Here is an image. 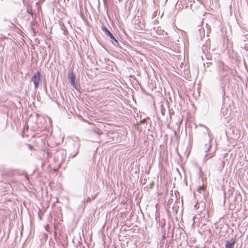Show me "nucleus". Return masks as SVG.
Here are the masks:
<instances>
[{
    "label": "nucleus",
    "mask_w": 248,
    "mask_h": 248,
    "mask_svg": "<svg viewBox=\"0 0 248 248\" xmlns=\"http://www.w3.org/2000/svg\"><path fill=\"white\" fill-rule=\"evenodd\" d=\"M205 188V186H200L198 188V191L200 192L201 190H204Z\"/></svg>",
    "instance_id": "9d476101"
},
{
    "label": "nucleus",
    "mask_w": 248,
    "mask_h": 248,
    "mask_svg": "<svg viewBox=\"0 0 248 248\" xmlns=\"http://www.w3.org/2000/svg\"><path fill=\"white\" fill-rule=\"evenodd\" d=\"M164 113H165V109H161V113L163 115H164Z\"/></svg>",
    "instance_id": "4468645a"
},
{
    "label": "nucleus",
    "mask_w": 248,
    "mask_h": 248,
    "mask_svg": "<svg viewBox=\"0 0 248 248\" xmlns=\"http://www.w3.org/2000/svg\"><path fill=\"white\" fill-rule=\"evenodd\" d=\"M104 1L105 2V0H104Z\"/></svg>",
    "instance_id": "f3484780"
},
{
    "label": "nucleus",
    "mask_w": 248,
    "mask_h": 248,
    "mask_svg": "<svg viewBox=\"0 0 248 248\" xmlns=\"http://www.w3.org/2000/svg\"><path fill=\"white\" fill-rule=\"evenodd\" d=\"M215 155V152H214L213 153H206V154L205 155L203 158V163H206V162L207 161V160L209 158L214 156Z\"/></svg>",
    "instance_id": "0eeeda50"
},
{
    "label": "nucleus",
    "mask_w": 248,
    "mask_h": 248,
    "mask_svg": "<svg viewBox=\"0 0 248 248\" xmlns=\"http://www.w3.org/2000/svg\"><path fill=\"white\" fill-rule=\"evenodd\" d=\"M155 219L156 222H158L160 221L159 213L157 211V210L156 211L155 214Z\"/></svg>",
    "instance_id": "1a4fd4ad"
},
{
    "label": "nucleus",
    "mask_w": 248,
    "mask_h": 248,
    "mask_svg": "<svg viewBox=\"0 0 248 248\" xmlns=\"http://www.w3.org/2000/svg\"><path fill=\"white\" fill-rule=\"evenodd\" d=\"M68 79L70 80V82L71 85L75 88H77L78 84L75 82V76L72 71H71L69 73L68 75Z\"/></svg>",
    "instance_id": "39448f33"
},
{
    "label": "nucleus",
    "mask_w": 248,
    "mask_h": 248,
    "mask_svg": "<svg viewBox=\"0 0 248 248\" xmlns=\"http://www.w3.org/2000/svg\"><path fill=\"white\" fill-rule=\"evenodd\" d=\"M236 236L235 235L234 238H232L230 240L226 241L225 244V248H234L235 244L236 243Z\"/></svg>",
    "instance_id": "423d86ee"
},
{
    "label": "nucleus",
    "mask_w": 248,
    "mask_h": 248,
    "mask_svg": "<svg viewBox=\"0 0 248 248\" xmlns=\"http://www.w3.org/2000/svg\"><path fill=\"white\" fill-rule=\"evenodd\" d=\"M91 201V198L90 197L88 198L86 200H84V202H89Z\"/></svg>",
    "instance_id": "9b49d317"
},
{
    "label": "nucleus",
    "mask_w": 248,
    "mask_h": 248,
    "mask_svg": "<svg viewBox=\"0 0 248 248\" xmlns=\"http://www.w3.org/2000/svg\"><path fill=\"white\" fill-rule=\"evenodd\" d=\"M146 122V119H143V120H141L140 121V123L141 124H143V123H145Z\"/></svg>",
    "instance_id": "f8f14e48"
},
{
    "label": "nucleus",
    "mask_w": 248,
    "mask_h": 248,
    "mask_svg": "<svg viewBox=\"0 0 248 248\" xmlns=\"http://www.w3.org/2000/svg\"><path fill=\"white\" fill-rule=\"evenodd\" d=\"M80 144L78 141H74L68 148L69 158H73L79 153Z\"/></svg>",
    "instance_id": "f257e3e1"
},
{
    "label": "nucleus",
    "mask_w": 248,
    "mask_h": 248,
    "mask_svg": "<svg viewBox=\"0 0 248 248\" xmlns=\"http://www.w3.org/2000/svg\"><path fill=\"white\" fill-rule=\"evenodd\" d=\"M206 64H207V66L208 67V66H209V64H211V63L210 62H209V63L207 62V63H206Z\"/></svg>",
    "instance_id": "2eb2a0df"
},
{
    "label": "nucleus",
    "mask_w": 248,
    "mask_h": 248,
    "mask_svg": "<svg viewBox=\"0 0 248 248\" xmlns=\"http://www.w3.org/2000/svg\"><path fill=\"white\" fill-rule=\"evenodd\" d=\"M222 94L223 96L225 95V92L224 88H223L222 90Z\"/></svg>",
    "instance_id": "ddd939ff"
},
{
    "label": "nucleus",
    "mask_w": 248,
    "mask_h": 248,
    "mask_svg": "<svg viewBox=\"0 0 248 248\" xmlns=\"http://www.w3.org/2000/svg\"><path fill=\"white\" fill-rule=\"evenodd\" d=\"M95 196H94L93 197L92 196V199H95Z\"/></svg>",
    "instance_id": "dca6fc26"
},
{
    "label": "nucleus",
    "mask_w": 248,
    "mask_h": 248,
    "mask_svg": "<svg viewBox=\"0 0 248 248\" xmlns=\"http://www.w3.org/2000/svg\"><path fill=\"white\" fill-rule=\"evenodd\" d=\"M102 30L104 32L105 35L108 36L110 38L112 39V43L115 46H117L119 45V42L118 40L116 39L115 37L113 35V34L110 32V31L108 30V29L104 26H102Z\"/></svg>",
    "instance_id": "7ed1b4c3"
},
{
    "label": "nucleus",
    "mask_w": 248,
    "mask_h": 248,
    "mask_svg": "<svg viewBox=\"0 0 248 248\" xmlns=\"http://www.w3.org/2000/svg\"><path fill=\"white\" fill-rule=\"evenodd\" d=\"M219 74L223 78L225 77L230 73V69L229 67L225 65L222 62L219 63Z\"/></svg>",
    "instance_id": "f03ea898"
},
{
    "label": "nucleus",
    "mask_w": 248,
    "mask_h": 248,
    "mask_svg": "<svg viewBox=\"0 0 248 248\" xmlns=\"http://www.w3.org/2000/svg\"><path fill=\"white\" fill-rule=\"evenodd\" d=\"M31 80L33 82L35 89H37L41 82V74L39 71L33 75Z\"/></svg>",
    "instance_id": "20e7f679"
},
{
    "label": "nucleus",
    "mask_w": 248,
    "mask_h": 248,
    "mask_svg": "<svg viewBox=\"0 0 248 248\" xmlns=\"http://www.w3.org/2000/svg\"><path fill=\"white\" fill-rule=\"evenodd\" d=\"M211 141L212 139L210 138L208 142L204 144V150L205 153H208L209 152L212 146Z\"/></svg>",
    "instance_id": "6e6552de"
}]
</instances>
